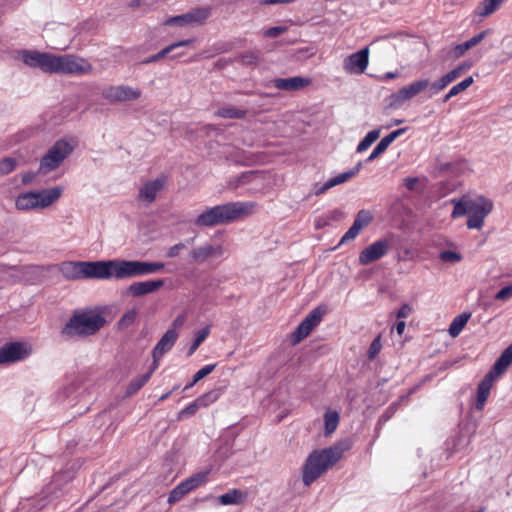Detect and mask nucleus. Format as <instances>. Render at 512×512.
Returning <instances> with one entry per match:
<instances>
[{
  "mask_svg": "<svg viewBox=\"0 0 512 512\" xmlns=\"http://www.w3.org/2000/svg\"><path fill=\"white\" fill-rule=\"evenodd\" d=\"M17 59L30 68H38L45 73L82 76L92 71V65L84 58L65 54L55 55L36 50H20Z\"/></svg>",
  "mask_w": 512,
  "mask_h": 512,
  "instance_id": "obj_1",
  "label": "nucleus"
},
{
  "mask_svg": "<svg viewBox=\"0 0 512 512\" xmlns=\"http://www.w3.org/2000/svg\"><path fill=\"white\" fill-rule=\"evenodd\" d=\"M255 202H228L205 209L194 220L197 227H213L250 215L256 209Z\"/></svg>",
  "mask_w": 512,
  "mask_h": 512,
  "instance_id": "obj_2",
  "label": "nucleus"
},
{
  "mask_svg": "<svg viewBox=\"0 0 512 512\" xmlns=\"http://www.w3.org/2000/svg\"><path fill=\"white\" fill-rule=\"evenodd\" d=\"M349 446L337 444L328 448L314 450L310 453L302 470V481L310 486L317 478L337 463Z\"/></svg>",
  "mask_w": 512,
  "mask_h": 512,
  "instance_id": "obj_3",
  "label": "nucleus"
},
{
  "mask_svg": "<svg viewBox=\"0 0 512 512\" xmlns=\"http://www.w3.org/2000/svg\"><path fill=\"white\" fill-rule=\"evenodd\" d=\"M451 203L454 206L451 214L452 218L456 219L468 215L467 227L477 230L483 227L485 218L492 212L494 207L492 200L484 196H477L475 198L463 196L459 199H452Z\"/></svg>",
  "mask_w": 512,
  "mask_h": 512,
  "instance_id": "obj_4",
  "label": "nucleus"
},
{
  "mask_svg": "<svg viewBox=\"0 0 512 512\" xmlns=\"http://www.w3.org/2000/svg\"><path fill=\"white\" fill-rule=\"evenodd\" d=\"M58 270L68 281L84 279L109 280L107 261H63Z\"/></svg>",
  "mask_w": 512,
  "mask_h": 512,
  "instance_id": "obj_5",
  "label": "nucleus"
},
{
  "mask_svg": "<svg viewBox=\"0 0 512 512\" xmlns=\"http://www.w3.org/2000/svg\"><path fill=\"white\" fill-rule=\"evenodd\" d=\"M162 262H146L138 260L114 259L107 260L109 279L117 280L141 277L160 272L164 269Z\"/></svg>",
  "mask_w": 512,
  "mask_h": 512,
  "instance_id": "obj_6",
  "label": "nucleus"
},
{
  "mask_svg": "<svg viewBox=\"0 0 512 512\" xmlns=\"http://www.w3.org/2000/svg\"><path fill=\"white\" fill-rule=\"evenodd\" d=\"M105 323V318L97 312L75 313L63 327L61 334L68 339L83 338L98 332Z\"/></svg>",
  "mask_w": 512,
  "mask_h": 512,
  "instance_id": "obj_7",
  "label": "nucleus"
},
{
  "mask_svg": "<svg viewBox=\"0 0 512 512\" xmlns=\"http://www.w3.org/2000/svg\"><path fill=\"white\" fill-rule=\"evenodd\" d=\"M60 186L21 193L15 200V206L21 211L43 210L57 202L62 196Z\"/></svg>",
  "mask_w": 512,
  "mask_h": 512,
  "instance_id": "obj_8",
  "label": "nucleus"
},
{
  "mask_svg": "<svg viewBox=\"0 0 512 512\" xmlns=\"http://www.w3.org/2000/svg\"><path fill=\"white\" fill-rule=\"evenodd\" d=\"M73 139H60L56 141L40 160L39 173L46 175L56 170L72 154L75 149Z\"/></svg>",
  "mask_w": 512,
  "mask_h": 512,
  "instance_id": "obj_9",
  "label": "nucleus"
},
{
  "mask_svg": "<svg viewBox=\"0 0 512 512\" xmlns=\"http://www.w3.org/2000/svg\"><path fill=\"white\" fill-rule=\"evenodd\" d=\"M429 87V79L420 78L417 79L407 86L402 87L397 92L393 93L390 96V105L394 107H399L403 105L405 102L411 100L418 94L426 91Z\"/></svg>",
  "mask_w": 512,
  "mask_h": 512,
  "instance_id": "obj_10",
  "label": "nucleus"
},
{
  "mask_svg": "<svg viewBox=\"0 0 512 512\" xmlns=\"http://www.w3.org/2000/svg\"><path fill=\"white\" fill-rule=\"evenodd\" d=\"M32 353L26 342H10L0 348V365L22 361Z\"/></svg>",
  "mask_w": 512,
  "mask_h": 512,
  "instance_id": "obj_11",
  "label": "nucleus"
},
{
  "mask_svg": "<svg viewBox=\"0 0 512 512\" xmlns=\"http://www.w3.org/2000/svg\"><path fill=\"white\" fill-rule=\"evenodd\" d=\"M141 94L140 89L127 85H111L102 90V97L110 103L136 100L140 98Z\"/></svg>",
  "mask_w": 512,
  "mask_h": 512,
  "instance_id": "obj_12",
  "label": "nucleus"
},
{
  "mask_svg": "<svg viewBox=\"0 0 512 512\" xmlns=\"http://www.w3.org/2000/svg\"><path fill=\"white\" fill-rule=\"evenodd\" d=\"M225 253V249L221 244H211L205 242L199 246L192 248L189 252V258L195 263H205L210 259L221 258Z\"/></svg>",
  "mask_w": 512,
  "mask_h": 512,
  "instance_id": "obj_13",
  "label": "nucleus"
},
{
  "mask_svg": "<svg viewBox=\"0 0 512 512\" xmlns=\"http://www.w3.org/2000/svg\"><path fill=\"white\" fill-rule=\"evenodd\" d=\"M324 313L325 310L320 307L313 309L293 332V343H298L306 338L313 330V328H315L321 322Z\"/></svg>",
  "mask_w": 512,
  "mask_h": 512,
  "instance_id": "obj_14",
  "label": "nucleus"
},
{
  "mask_svg": "<svg viewBox=\"0 0 512 512\" xmlns=\"http://www.w3.org/2000/svg\"><path fill=\"white\" fill-rule=\"evenodd\" d=\"M211 14V9L208 7H199L191 11L168 18L165 25H178L185 26L188 24H202Z\"/></svg>",
  "mask_w": 512,
  "mask_h": 512,
  "instance_id": "obj_15",
  "label": "nucleus"
},
{
  "mask_svg": "<svg viewBox=\"0 0 512 512\" xmlns=\"http://www.w3.org/2000/svg\"><path fill=\"white\" fill-rule=\"evenodd\" d=\"M369 64V47H365L345 57L343 68L348 74L360 75L365 72Z\"/></svg>",
  "mask_w": 512,
  "mask_h": 512,
  "instance_id": "obj_16",
  "label": "nucleus"
},
{
  "mask_svg": "<svg viewBox=\"0 0 512 512\" xmlns=\"http://www.w3.org/2000/svg\"><path fill=\"white\" fill-rule=\"evenodd\" d=\"M389 248L390 243L387 239H379L360 252L358 261L361 265H368L385 256Z\"/></svg>",
  "mask_w": 512,
  "mask_h": 512,
  "instance_id": "obj_17",
  "label": "nucleus"
},
{
  "mask_svg": "<svg viewBox=\"0 0 512 512\" xmlns=\"http://www.w3.org/2000/svg\"><path fill=\"white\" fill-rule=\"evenodd\" d=\"M178 339V332L175 329H169L165 332V334L158 341L156 346L152 351L153 357V370H156L159 367L160 359L164 354L169 352Z\"/></svg>",
  "mask_w": 512,
  "mask_h": 512,
  "instance_id": "obj_18",
  "label": "nucleus"
},
{
  "mask_svg": "<svg viewBox=\"0 0 512 512\" xmlns=\"http://www.w3.org/2000/svg\"><path fill=\"white\" fill-rule=\"evenodd\" d=\"M166 182L165 176L145 182L139 189L138 200L147 205L151 204L156 200L158 193L164 189Z\"/></svg>",
  "mask_w": 512,
  "mask_h": 512,
  "instance_id": "obj_19",
  "label": "nucleus"
},
{
  "mask_svg": "<svg viewBox=\"0 0 512 512\" xmlns=\"http://www.w3.org/2000/svg\"><path fill=\"white\" fill-rule=\"evenodd\" d=\"M372 221V215L367 210H360L352 224V226L347 230V232L342 236L340 240V245L353 241L360 231L364 229L366 226H368Z\"/></svg>",
  "mask_w": 512,
  "mask_h": 512,
  "instance_id": "obj_20",
  "label": "nucleus"
},
{
  "mask_svg": "<svg viewBox=\"0 0 512 512\" xmlns=\"http://www.w3.org/2000/svg\"><path fill=\"white\" fill-rule=\"evenodd\" d=\"M164 285V281L162 279L157 280H148L142 282L132 283L127 288V293L132 297H140L153 292H156Z\"/></svg>",
  "mask_w": 512,
  "mask_h": 512,
  "instance_id": "obj_21",
  "label": "nucleus"
},
{
  "mask_svg": "<svg viewBox=\"0 0 512 512\" xmlns=\"http://www.w3.org/2000/svg\"><path fill=\"white\" fill-rule=\"evenodd\" d=\"M311 84L309 78L295 76L291 78H277L273 80V86L279 90L296 91Z\"/></svg>",
  "mask_w": 512,
  "mask_h": 512,
  "instance_id": "obj_22",
  "label": "nucleus"
},
{
  "mask_svg": "<svg viewBox=\"0 0 512 512\" xmlns=\"http://www.w3.org/2000/svg\"><path fill=\"white\" fill-rule=\"evenodd\" d=\"M512 363V344L509 345L500 355V357L495 362L493 368L488 373L495 379L501 376L509 365Z\"/></svg>",
  "mask_w": 512,
  "mask_h": 512,
  "instance_id": "obj_23",
  "label": "nucleus"
},
{
  "mask_svg": "<svg viewBox=\"0 0 512 512\" xmlns=\"http://www.w3.org/2000/svg\"><path fill=\"white\" fill-rule=\"evenodd\" d=\"M495 378L491 375L487 374L484 379L479 383L477 388V400H476V409L482 410L484 408L485 402L489 397L490 390L492 388L493 382Z\"/></svg>",
  "mask_w": 512,
  "mask_h": 512,
  "instance_id": "obj_24",
  "label": "nucleus"
},
{
  "mask_svg": "<svg viewBox=\"0 0 512 512\" xmlns=\"http://www.w3.org/2000/svg\"><path fill=\"white\" fill-rule=\"evenodd\" d=\"M488 34H489V30H484V31L474 35L469 40L456 45L454 47V56L456 58L463 56L467 50H469V49L473 48L474 46H476L477 44H479L482 40L485 39V37Z\"/></svg>",
  "mask_w": 512,
  "mask_h": 512,
  "instance_id": "obj_25",
  "label": "nucleus"
},
{
  "mask_svg": "<svg viewBox=\"0 0 512 512\" xmlns=\"http://www.w3.org/2000/svg\"><path fill=\"white\" fill-rule=\"evenodd\" d=\"M247 497V493L238 489L229 490L227 493L218 497L221 505H237L242 503Z\"/></svg>",
  "mask_w": 512,
  "mask_h": 512,
  "instance_id": "obj_26",
  "label": "nucleus"
},
{
  "mask_svg": "<svg viewBox=\"0 0 512 512\" xmlns=\"http://www.w3.org/2000/svg\"><path fill=\"white\" fill-rule=\"evenodd\" d=\"M505 0H483L475 10L480 17H487L494 13Z\"/></svg>",
  "mask_w": 512,
  "mask_h": 512,
  "instance_id": "obj_27",
  "label": "nucleus"
},
{
  "mask_svg": "<svg viewBox=\"0 0 512 512\" xmlns=\"http://www.w3.org/2000/svg\"><path fill=\"white\" fill-rule=\"evenodd\" d=\"M191 42H192V40L189 39V40H181V41L172 43L171 45H169V46L165 47L164 49H162L157 54L152 55L148 59L144 60L143 63L147 64V63H151V62H156V61L166 57L167 55H169L176 48L189 45Z\"/></svg>",
  "mask_w": 512,
  "mask_h": 512,
  "instance_id": "obj_28",
  "label": "nucleus"
},
{
  "mask_svg": "<svg viewBox=\"0 0 512 512\" xmlns=\"http://www.w3.org/2000/svg\"><path fill=\"white\" fill-rule=\"evenodd\" d=\"M471 314L469 313H462L456 316L453 321L451 322L449 326V334L451 337H457L465 325L467 324L468 320L470 319Z\"/></svg>",
  "mask_w": 512,
  "mask_h": 512,
  "instance_id": "obj_29",
  "label": "nucleus"
},
{
  "mask_svg": "<svg viewBox=\"0 0 512 512\" xmlns=\"http://www.w3.org/2000/svg\"><path fill=\"white\" fill-rule=\"evenodd\" d=\"M247 112L234 106L222 107L215 112V115L226 119H243Z\"/></svg>",
  "mask_w": 512,
  "mask_h": 512,
  "instance_id": "obj_30",
  "label": "nucleus"
},
{
  "mask_svg": "<svg viewBox=\"0 0 512 512\" xmlns=\"http://www.w3.org/2000/svg\"><path fill=\"white\" fill-rule=\"evenodd\" d=\"M193 491L186 480L179 483L168 496V503L174 504L181 500L186 494Z\"/></svg>",
  "mask_w": 512,
  "mask_h": 512,
  "instance_id": "obj_31",
  "label": "nucleus"
},
{
  "mask_svg": "<svg viewBox=\"0 0 512 512\" xmlns=\"http://www.w3.org/2000/svg\"><path fill=\"white\" fill-rule=\"evenodd\" d=\"M361 168H362V163L359 162V163H357V165L354 168L350 169L349 171L340 173L339 175L329 179L330 186L333 188L337 185L347 182L349 179H351L355 175H357L359 173V171L361 170Z\"/></svg>",
  "mask_w": 512,
  "mask_h": 512,
  "instance_id": "obj_32",
  "label": "nucleus"
},
{
  "mask_svg": "<svg viewBox=\"0 0 512 512\" xmlns=\"http://www.w3.org/2000/svg\"><path fill=\"white\" fill-rule=\"evenodd\" d=\"M361 168H362V163L359 162V163H357V165L354 168L350 169L349 171L340 173L339 175L329 179L330 186L333 188L337 185L347 182L349 179H351L355 175H357L359 173V171L361 170Z\"/></svg>",
  "mask_w": 512,
  "mask_h": 512,
  "instance_id": "obj_33",
  "label": "nucleus"
},
{
  "mask_svg": "<svg viewBox=\"0 0 512 512\" xmlns=\"http://www.w3.org/2000/svg\"><path fill=\"white\" fill-rule=\"evenodd\" d=\"M473 82H474L473 77L469 76V77L465 78L463 81H461L460 83L454 85L448 91V93L444 96L443 102H447L452 97H454V96L460 94L461 92L465 91L466 89H468L473 84Z\"/></svg>",
  "mask_w": 512,
  "mask_h": 512,
  "instance_id": "obj_34",
  "label": "nucleus"
},
{
  "mask_svg": "<svg viewBox=\"0 0 512 512\" xmlns=\"http://www.w3.org/2000/svg\"><path fill=\"white\" fill-rule=\"evenodd\" d=\"M154 371L155 370H153V366H151V369L146 374L133 379L127 388V394L133 395L137 391H139L144 386V384L150 379Z\"/></svg>",
  "mask_w": 512,
  "mask_h": 512,
  "instance_id": "obj_35",
  "label": "nucleus"
},
{
  "mask_svg": "<svg viewBox=\"0 0 512 512\" xmlns=\"http://www.w3.org/2000/svg\"><path fill=\"white\" fill-rule=\"evenodd\" d=\"M209 334H210V326L209 325L195 332L194 341L188 349V353H187L188 356H191L195 353V351L204 342V340L208 337Z\"/></svg>",
  "mask_w": 512,
  "mask_h": 512,
  "instance_id": "obj_36",
  "label": "nucleus"
},
{
  "mask_svg": "<svg viewBox=\"0 0 512 512\" xmlns=\"http://www.w3.org/2000/svg\"><path fill=\"white\" fill-rule=\"evenodd\" d=\"M325 435L333 433L339 424V414L336 411H327L324 414Z\"/></svg>",
  "mask_w": 512,
  "mask_h": 512,
  "instance_id": "obj_37",
  "label": "nucleus"
},
{
  "mask_svg": "<svg viewBox=\"0 0 512 512\" xmlns=\"http://www.w3.org/2000/svg\"><path fill=\"white\" fill-rule=\"evenodd\" d=\"M379 135L380 130H372L368 132L367 135L358 144L356 151L358 153L366 151L379 138Z\"/></svg>",
  "mask_w": 512,
  "mask_h": 512,
  "instance_id": "obj_38",
  "label": "nucleus"
},
{
  "mask_svg": "<svg viewBox=\"0 0 512 512\" xmlns=\"http://www.w3.org/2000/svg\"><path fill=\"white\" fill-rule=\"evenodd\" d=\"M208 474H209V471H201V472H198L192 476H190L189 478L185 479L190 488L192 490H195L196 488H198L199 486H201L202 484H204L207 480V477H208Z\"/></svg>",
  "mask_w": 512,
  "mask_h": 512,
  "instance_id": "obj_39",
  "label": "nucleus"
},
{
  "mask_svg": "<svg viewBox=\"0 0 512 512\" xmlns=\"http://www.w3.org/2000/svg\"><path fill=\"white\" fill-rule=\"evenodd\" d=\"M439 258L444 263L454 264V263H458L462 260V255L455 251L446 250V251L440 252Z\"/></svg>",
  "mask_w": 512,
  "mask_h": 512,
  "instance_id": "obj_40",
  "label": "nucleus"
},
{
  "mask_svg": "<svg viewBox=\"0 0 512 512\" xmlns=\"http://www.w3.org/2000/svg\"><path fill=\"white\" fill-rule=\"evenodd\" d=\"M254 178H256V174L254 172H246L237 177L234 180L229 181V186L232 188H237L243 184L251 182Z\"/></svg>",
  "mask_w": 512,
  "mask_h": 512,
  "instance_id": "obj_41",
  "label": "nucleus"
},
{
  "mask_svg": "<svg viewBox=\"0 0 512 512\" xmlns=\"http://www.w3.org/2000/svg\"><path fill=\"white\" fill-rule=\"evenodd\" d=\"M447 86H448V84L444 80L443 76L441 78H439L438 80L434 81L433 83H431L429 81V87L427 89L429 91V96L431 97V96L438 94L439 92L444 90Z\"/></svg>",
  "mask_w": 512,
  "mask_h": 512,
  "instance_id": "obj_42",
  "label": "nucleus"
},
{
  "mask_svg": "<svg viewBox=\"0 0 512 512\" xmlns=\"http://www.w3.org/2000/svg\"><path fill=\"white\" fill-rule=\"evenodd\" d=\"M241 61L246 65H256L260 61V53L258 51H248L243 53Z\"/></svg>",
  "mask_w": 512,
  "mask_h": 512,
  "instance_id": "obj_43",
  "label": "nucleus"
},
{
  "mask_svg": "<svg viewBox=\"0 0 512 512\" xmlns=\"http://www.w3.org/2000/svg\"><path fill=\"white\" fill-rule=\"evenodd\" d=\"M17 166L13 158H4L0 161V175H6L12 172Z\"/></svg>",
  "mask_w": 512,
  "mask_h": 512,
  "instance_id": "obj_44",
  "label": "nucleus"
},
{
  "mask_svg": "<svg viewBox=\"0 0 512 512\" xmlns=\"http://www.w3.org/2000/svg\"><path fill=\"white\" fill-rule=\"evenodd\" d=\"M324 214L330 225L333 222H338L345 218V213L340 209H333Z\"/></svg>",
  "mask_w": 512,
  "mask_h": 512,
  "instance_id": "obj_45",
  "label": "nucleus"
},
{
  "mask_svg": "<svg viewBox=\"0 0 512 512\" xmlns=\"http://www.w3.org/2000/svg\"><path fill=\"white\" fill-rule=\"evenodd\" d=\"M464 73V67H456L443 75L444 80L449 85L456 79H458Z\"/></svg>",
  "mask_w": 512,
  "mask_h": 512,
  "instance_id": "obj_46",
  "label": "nucleus"
},
{
  "mask_svg": "<svg viewBox=\"0 0 512 512\" xmlns=\"http://www.w3.org/2000/svg\"><path fill=\"white\" fill-rule=\"evenodd\" d=\"M216 364L205 365L194 374V382H198L214 371Z\"/></svg>",
  "mask_w": 512,
  "mask_h": 512,
  "instance_id": "obj_47",
  "label": "nucleus"
},
{
  "mask_svg": "<svg viewBox=\"0 0 512 512\" xmlns=\"http://www.w3.org/2000/svg\"><path fill=\"white\" fill-rule=\"evenodd\" d=\"M286 31V26L271 27L263 31V36L266 38H273L285 33Z\"/></svg>",
  "mask_w": 512,
  "mask_h": 512,
  "instance_id": "obj_48",
  "label": "nucleus"
},
{
  "mask_svg": "<svg viewBox=\"0 0 512 512\" xmlns=\"http://www.w3.org/2000/svg\"><path fill=\"white\" fill-rule=\"evenodd\" d=\"M382 348L380 337H376L372 343L370 344V347L368 349V357L369 359H374L380 352Z\"/></svg>",
  "mask_w": 512,
  "mask_h": 512,
  "instance_id": "obj_49",
  "label": "nucleus"
},
{
  "mask_svg": "<svg viewBox=\"0 0 512 512\" xmlns=\"http://www.w3.org/2000/svg\"><path fill=\"white\" fill-rule=\"evenodd\" d=\"M202 400H195L193 403L189 404L180 412V416H191L195 414L199 408H201Z\"/></svg>",
  "mask_w": 512,
  "mask_h": 512,
  "instance_id": "obj_50",
  "label": "nucleus"
},
{
  "mask_svg": "<svg viewBox=\"0 0 512 512\" xmlns=\"http://www.w3.org/2000/svg\"><path fill=\"white\" fill-rule=\"evenodd\" d=\"M217 398H218V393L216 391H210V392L198 397L196 400H202L201 406L207 407L211 403L215 402L217 400Z\"/></svg>",
  "mask_w": 512,
  "mask_h": 512,
  "instance_id": "obj_51",
  "label": "nucleus"
},
{
  "mask_svg": "<svg viewBox=\"0 0 512 512\" xmlns=\"http://www.w3.org/2000/svg\"><path fill=\"white\" fill-rule=\"evenodd\" d=\"M388 146L380 140V142L376 145V147L373 149L369 157L367 158V161H373L377 157H379L381 154H383Z\"/></svg>",
  "mask_w": 512,
  "mask_h": 512,
  "instance_id": "obj_52",
  "label": "nucleus"
},
{
  "mask_svg": "<svg viewBox=\"0 0 512 512\" xmlns=\"http://www.w3.org/2000/svg\"><path fill=\"white\" fill-rule=\"evenodd\" d=\"M136 317H137L136 310H134V309L129 310L122 316V318L120 320V324L122 326H129L135 321Z\"/></svg>",
  "mask_w": 512,
  "mask_h": 512,
  "instance_id": "obj_53",
  "label": "nucleus"
},
{
  "mask_svg": "<svg viewBox=\"0 0 512 512\" xmlns=\"http://www.w3.org/2000/svg\"><path fill=\"white\" fill-rule=\"evenodd\" d=\"M512 297V285L506 286L498 291L495 299L499 301H506Z\"/></svg>",
  "mask_w": 512,
  "mask_h": 512,
  "instance_id": "obj_54",
  "label": "nucleus"
},
{
  "mask_svg": "<svg viewBox=\"0 0 512 512\" xmlns=\"http://www.w3.org/2000/svg\"><path fill=\"white\" fill-rule=\"evenodd\" d=\"M185 248V244L180 242L173 246H171L167 251V257L169 258H175L179 255L180 251Z\"/></svg>",
  "mask_w": 512,
  "mask_h": 512,
  "instance_id": "obj_55",
  "label": "nucleus"
},
{
  "mask_svg": "<svg viewBox=\"0 0 512 512\" xmlns=\"http://www.w3.org/2000/svg\"><path fill=\"white\" fill-rule=\"evenodd\" d=\"M332 187L330 186L329 184V180L326 181L324 184L322 185H319V184H315L314 187H313V194L316 195V196H319L323 193H325L327 190L331 189Z\"/></svg>",
  "mask_w": 512,
  "mask_h": 512,
  "instance_id": "obj_56",
  "label": "nucleus"
},
{
  "mask_svg": "<svg viewBox=\"0 0 512 512\" xmlns=\"http://www.w3.org/2000/svg\"><path fill=\"white\" fill-rule=\"evenodd\" d=\"M329 222L325 216V214H322L318 217L315 218V221H314V226L316 229H322L326 226H329Z\"/></svg>",
  "mask_w": 512,
  "mask_h": 512,
  "instance_id": "obj_57",
  "label": "nucleus"
},
{
  "mask_svg": "<svg viewBox=\"0 0 512 512\" xmlns=\"http://www.w3.org/2000/svg\"><path fill=\"white\" fill-rule=\"evenodd\" d=\"M412 312L411 307L408 304H404L397 312L398 318H408Z\"/></svg>",
  "mask_w": 512,
  "mask_h": 512,
  "instance_id": "obj_58",
  "label": "nucleus"
},
{
  "mask_svg": "<svg viewBox=\"0 0 512 512\" xmlns=\"http://www.w3.org/2000/svg\"><path fill=\"white\" fill-rule=\"evenodd\" d=\"M418 183V178L416 177H407L404 179V185L408 190H415L416 185Z\"/></svg>",
  "mask_w": 512,
  "mask_h": 512,
  "instance_id": "obj_59",
  "label": "nucleus"
},
{
  "mask_svg": "<svg viewBox=\"0 0 512 512\" xmlns=\"http://www.w3.org/2000/svg\"><path fill=\"white\" fill-rule=\"evenodd\" d=\"M184 321H185V316L184 315L177 316L173 320V323H172L173 328L172 329L176 330L177 328L181 327L183 325Z\"/></svg>",
  "mask_w": 512,
  "mask_h": 512,
  "instance_id": "obj_60",
  "label": "nucleus"
},
{
  "mask_svg": "<svg viewBox=\"0 0 512 512\" xmlns=\"http://www.w3.org/2000/svg\"><path fill=\"white\" fill-rule=\"evenodd\" d=\"M399 77V73L397 72H387L385 73L382 77H381V80L385 81V80H391V79H395Z\"/></svg>",
  "mask_w": 512,
  "mask_h": 512,
  "instance_id": "obj_61",
  "label": "nucleus"
},
{
  "mask_svg": "<svg viewBox=\"0 0 512 512\" xmlns=\"http://www.w3.org/2000/svg\"><path fill=\"white\" fill-rule=\"evenodd\" d=\"M405 327H406V324L404 321H399L396 326H395V329H396V332L399 334V335H402L404 330H405Z\"/></svg>",
  "mask_w": 512,
  "mask_h": 512,
  "instance_id": "obj_62",
  "label": "nucleus"
},
{
  "mask_svg": "<svg viewBox=\"0 0 512 512\" xmlns=\"http://www.w3.org/2000/svg\"><path fill=\"white\" fill-rule=\"evenodd\" d=\"M387 146H389L396 138L390 133L381 139Z\"/></svg>",
  "mask_w": 512,
  "mask_h": 512,
  "instance_id": "obj_63",
  "label": "nucleus"
},
{
  "mask_svg": "<svg viewBox=\"0 0 512 512\" xmlns=\"http://www.w3.org/2000/svg\"><path fill=\"white\" fill-rule=\"evenodd\" d=\"M406 131V128H400L391 132V134L397 139L400 135H402Z\"/></svg>",
  "mask_w": 512,
  "mask_h": 512,
  "instance_id": "obj_64",
  "label": "nucleus"
}]
</instances>
